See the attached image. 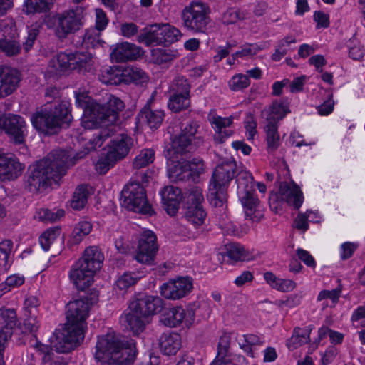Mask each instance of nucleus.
<instances>
[{"mask_svg":"<svg viewBox=\"0 0 365 365\" xmlns=\"http://www.w3.org/2000/svg\"><path fill=\"white\" fill-rule=\"evenodd\" d=\"M155 158V153L152 149H143L134 158L133 166L135 169H140L152 163Z\"/></svg>","mask_w":365,"mask_h":365,"instance_id":"48","label":"nucleus"},{"mask_svg":"<svg viewBox=\"0 0 365 365\" xmlns=\"http://www.w3.org/2000/svg\"><path fill=\"white\" fill-rule=\"evenodd\" d=\"M216 134L214 140L217 143H222L226 138L232 135V131L230 129L233 123L232 116L222 118L221 116H213L210 120Z\"/></svg>","mask_w":365,"mask_h":365,"instance_id":"31","label":"nucleus"},{"mask_svg":"<svg viewBox=\"0 0 365 365\" xmlns=\"http://www.w3.org/2000/svg\"><path fill=\"white\" fill-rule=\"evenodd\" d=\"M180 36V31L174 26L169 24H154L145 34L142 42L147 46L169 45L177 41Z\"/></svg>","mask_w":365,"mask_h":365,"instance_id":"12","label":"nucleus"},{"mask_svg":"<svg viewBox=\"0 0 365 365\" xmlns=\"http://www.w3.org/2000/svg\"><path fill=\"white\" fill-rule=\"evenodd\" d=\"M160 195L167 213L171 216L175 215L183 198L181 190L173 185L166 186L160 192Z\"/></svg>","mask_w":365,"mask_h":365,"instance_id":"28","label":"nucleus"},{"mask_svg":"<svg viewBox=\"0 0 365 365\" xmlns=\"http://www.w3.org/2000/svg\"><path fill=\"white\" fill-rule=\"evenodd\" d=\"M190 90L187 80L182 76L176 77L169 86V93H190Z\"/></svg>","mask_w":365,"mask_h":365,"instance_id":"56","label":"nucleus"},{"mask_svg":"<svg viewBox=\"0 0 365 365\" xmlns=\"http://www.w3.org/2000/svg\"><path fill=\"white\" fill-rule=\"evenodd\" d=\"M145 118L150 128H158L163 122L164 113L161 110H148L145 112Z\"/></svg>","mask_w":365,"mask_h":365,"instance_id":"59","label":"nucleus"},{"mask_svg":"<svg viewBox=\"0 0 365 365\" xmlns=\"http://www.w3.org/2000/svg\"><path fill=\"white\" fill-rule=\"evenodd\" d=\"M168 108L177 113L190 106V93H170Z\"/></svg>","mask_w":365,"mask_h":365,"instance_id":"41","label":"nucleus"},{"mask_svg":"<svg viewBox=\"0 0 365 365\" xmlns=\"http://www.w3.org/2000/svg\"><path fill=\"white\" fill-rule=\"evenodd\" d=\"M55 0H26L24 11L27 14L48 11Z\"/></svg>","mask_w":365,"mask_h":365,"instance_id":"40","label":"nucleus"},{"mask_svg":"<svg viewBox=\"0 0 365 365\" xmlns=\"http://www.w3.org/2000/svg\"><path fill=\"white\" fill-rule=\"evenodd\" d=\"M187 163L189 165L187 168V170L190 171V179L203 172L204 163L201 159L194 158L191 161L187 160Z\"/></svg>","mask_w":365,"mask_h":365,"instance_id":"64","label":"nucleus"},{"mask_svg":"<svg viewBox=\"0 0 365 365\" xmlns=\"http://www.w3.org/2000/svg\"><path fill=\"white\" fill-rule=\"evenodd\" d=\"M41 29V24L39 23H35L29 27L28 36L26 41L24 43V48L26 51H28L33 46Z\"/></svg>","mask_w":365,"mask_h":365,"instance_id":"61","label":"nucleus"},{"mask_svg":"<svg viewBox=\"0 0 365 365\" xmlns=\"http://www.w3.org/2000/svg\"><path fill=\"white\" fill-rule=\"evenodd\" d=\"M94 274V272L78 261L71 267L69 272L71 282L79 290H84L92 284Z\"/></svg>","mask_w":365,"mask_h":365,"instance_id":"25","label":"nucleus"},{"mask_svg":"<svg viewBox=\"0 0 365 365\" xmlns=\"http://www.w3.org/2000/svg\"><path fill=\"white\" fill-rule=\"evenodd\" d=\"M13 247L11 240H4L0 243V273L6 272L10 267L9 260Z\"/></svg>","mask_w":365,"mask_h":365,"instance_id":"46","label":"nucleus"},{"mask_svg":"<svg viewBox=\"0 0 365 365\" xmlns=\"http://www.w3.org/2000/svg\"><path fill=\"white\" fill-rule=\"evenodd\" d=\"M309 340V331L306 329L296 328L287 345L289 349H294L303 344L308 343Z\"/></svg>","mask_w":365,"mask_h":365,"instance_id":"44","label":"nucleus"},{"mask_svg":"<svg viewBox=\"0 0 365 365\" xmlns=\"http://www.w3.org/2000/svg\"><path fill=\"white\" fill-rule=\"evenodd\" d=\"M237 168L233 160L227 161L218 165L214 170L209 186V200L215 207H222L227 200V190L230 181L233 179Z\"/></svg>","mask_w":365,"mask_h":365,"instance_id":"6","label":"nucleus"},{"mask_svg":"<svg viewBox=\"0 0 365 365\" xmlns=\"http://www.w3.org/2000/svg\"><path fill=\"white\" fill-rule=\"evenodd\" d=\"M93 66V56L86 52H62L54 56L48 64L46 76L56 77L70 71H89Z\"/></svg>","mask_w":365,"mask_h":365,"instance_id":"5","label":"nucleus"},{"mask_svg":"<svg viewBox=\"0 0 365 365\" xmlns=\"http://www.w3.org/2000/svg\"><path fill=\"white\" fill-rule=\"evenodd\" d=\"M164 301L159 297L145 296L132 302V307L138 309L141 314L149 317L155 315L163 309Z\"/></svg>","mask_w":365,"mask_h":365,"instance_id":"27","label":"nucleus"},{"mask_svg":"<svg viewBox=\"0 0 365 365\" xmlns=\"http://www.w3.org/2000/svg\"><path fill=\"white\" fill-rule=\"evenodd\" d=\"M250 84L249 77L242 73L233 76L228 82V86L231 91H240L247 88Z\"/></svg>","mask_w":365,"mask_h":365,"instance_id":"52","label":"nucleus"},{"mask_svg":"<svg viewBox=\"0 0 365 365\" xmlns=\"http://www.w3.org/2000/svg\"><path fill=\"white\" fill-rule=\"evenodd\" d=\"M237 195L247 217L259 222L264 217V208L254 195V179L251 173L240 172L236 178Z\"/></svg>","mask_w":365,"mask_h":365,"instance_id":"7","label":"nucleus"},{"mask_svg":"<svg viewBox=\"0 0 365 365\" xmlns=\"http://www.w3.org/2000/svg\"><path fill=\"white\" fill-rule=\"evenodd\" d=\"M91 230L92 225L89 222L82 221L78 222L73 230L70 242L73 245L79 244Z\"/></svg>","mask_w":365,"mask_h":365,"instance_id":"43","label":"nucleus"},{"mask_svg":"<svg viewBox=\"0 0 365 365\" xmlns=\"http://www.w3.org/2000/svg\"><path fill=\"white\" fill-rule=\"evenodd\" d=\"M263 277L265 282L272 288L279 292H291L296 287V283L293 280L279 278L271 272H265Z\"/></svg>","mask_w":365,"mask_h":365,"instance_id":"34","label":"nucleus"},{"mask_svg":"<svg viewBox=\"0 0 365 365\" xmlns=\"http://www.w3.org/2000/svg\"><path fill=\"white\" fill-rule=\"evenodd\" d=\"M135 355L133 340H121L113 333L98 337L94 354L96 361L106 365L130 363Z\"/></svg>","mask_w":365,"mask_h":365,"instance_id":"3","label":"nucleus"},{"mask_svg":"<svg viewBox=\"0 0 365 365\" xmlns=\"http://www.w3.org/2000/svg\"><path fill=\"white\" fill-rule=\"evenodd\" d=\"M185 207L203 206L204 197L202 190L199 187H195L185 194Z\"/></svg>","mask_w":365,"mask_h":365,"instance_id":"47","label":"nucleus"},{"mask_svg":"<svg viewBox=\"0 0 365 365\" xmlns=\"http://www.w3.org/2000/svg\"><path fill=\"white\" fill-rule=\"evenodd\" d=\"M226 256L232 262H236L245 260L246 252L244 247L239 244L233 243L228 246Z\"/></svg>","mask_w":365,"mask_h":365,"instance_id":"53","label":"nucleus"},{"mask_svg":"<svg viewBox=\"0 0 365 365\" xmlns=\"http://www.w3.org/2000/svg\"><path fill=\"white\" fill-rule=\"evenodd\" d=\"M20 81L21 74L17 70L0 66V98L6 97L16 91Z\"/></svg>","mask_w":365,"mask_h":365,"instance_id":"24","label":"nucleus"},{"mask_svg":"<svg viewBox=\"0 0 365 365\" xmlns=\"http://www.w3.org/2000/svg\"><path fill=\"white\" fill-rule=\"evenodd\" d=\"M315 215L313 212H307L306 213L299 214L294 222V227L302 232L306 231L309 227L308 221L313 220L312 215Z\"/></svg>","mask_w":365,"mask_h":365,"instance_id":"62","label":"nucleus"},{"mask_svg":"<svg viewBox=\"0 0 365 365\" xmlns=\"http://www.w3.org/2000/svg\"><path fill=\"white\" fill-rule=\"evenodd\" d=\"M118 160L111 155L108 152L102 157H101L96 163V170L100 174L106 173Z\"/></svg>","mask_w":365,"mask_h":365,"instance_id":"54","label":"nucleus"},{"mask_svg":"<svg viewBox=\"0 0 365 365\" xmlns=\"http://www.w3.org/2000/svg\"><path fill=\"white\" fill-rule=\"evenodd\" d=\"M207 215L203 206L184 207L183 218L195 229H198L205 224Z\"/></svg>","mask_w":365,"mask_h":365,"instance_id":"32","label":"nucleus"},{"mask_svg":"<svg viewBox=\"0 0 365 365\" xmlns=\"http://www.w3.org/2000/svg\"><path fill=\"white\" fill-rule=\"evenodd\" d=\"M1 316L6 323V331L11 333L9 329H13L17 323L16 312L14 309H6L1 311ZM5 331V329H3ZM11 334H10L11 335Z\"/></svg>","mask_w":365,"mask_h":365,"instance_id":"63","label":"nucleus"},{"mask_svg":"<svg viewBox=\"0 0 365 365\" xmlns=\"http://www.w3.org/2000/svg\"><path fill=\"white\" fill-rule=\"evenodd\" d=\"M289 112L287 102L276 101L270 106L269 113L266 118V123L278 125L279 121L282 120Z\"/></svg>","mask_w":365,"mask_h":365,"instance_id":"35","label":"nucleus"},{"mask_svg":"<svg viewBox=\"0 0 365 365\" xmlns=\"http://www.w3.org/2000/svg\"><path fill=\"white\" fill-rule=\"evenodd\" d=\"M101 31L96 29L86 30L83 37L82 44L87 48H96L100 44Z\"/></svg>","mask_w":365,"mask_h":365,"instance_id":"55","label":"nucleus"},{"mask_svg":"<svg viewBox=\"0 0 365 365\" xmlns=\"http://www.w3.org/2000/svg\"><path fill=\"white\" fill-rule=\"evenodd\" d=\"M280 200L299 209L304 201V197L299 187L294 183L282 182L277 194L271 195L269 202L272 205L274 201Z\"/></svg>","mask_w":365,"mask_h":365,"instance_id":"18","label":"nucleus"},{"mask_svg":"<svg viewBox=\"0 0 365 365\" xmlns=\"http://www.w3.org/2000/svg\"><path fill=\"white\" fill-rule=\"evenodd\" d=\"M140 279V277L136 273L125 272L116 280L115 288L120 290L121 294H123L129 287L134 285Z\"/></svg>","mask_w":365,"mask_h":365,"instance_id":"45","label":"nucleus"},{"mask_svg":"<svg viewBox=\"0 0 365 365\" xmlns=\"http://www.w3.org/2000/svg\"><path fill=\"white\" fill-rule=\"evenodd\" d=\"M155 235L151 230H145L141 233L135 255L138 262L149 264L153 261L158 250Z\"/></svg>","mask_w":365,"mask_h":365,"instance_id":"17","label":"nucleus"},{"mask_svg":"<svg viewBox=\"0 0 365 365\" xmlns=\"http://www.w3.org/2000/svg\"><path fill=\"white\" fill-rule=\"evenodd\" d=\"M104 256L101 250L97 246H89L78 262L96 274L101 268Z\"/></svg>","mask_w":365,"mask_h":365,"instance_id":"29","label":"nucleus"},{"mask_svg":"<svg viewBox=\"0 0 365 365\" xmlns=\"http://www.w3.org/2000/svg\"><path fill=\"white\" fill-rule=\"evenodd\" d=\"M123 68L119 66L106 67L101 70L100 81L105 84L118 85L123 83Z\"/></svg>","mask_w":365,"mask_h":365,"instance_id":"36","label":"nucleus"},{"mask_svg":"<svg viewBox=\"0 0 365 365\" xmlns=\"http://www.w3.org/2000/svg\"><path fill=\"white\" fill-rule=\"evenodd\" d=\"M1 124L12 143L24 148L27 128L24 118L19 115L9 114L1 119Z\"/></svg>","mask_w":365,"mask_h":365,"instance_id":"14","label":"nucleus"},{"mask_svg":"<svg viewBox=\"0 0 365 365\" xmlns=\"http://www.w3.org/2000/svg\"><path fill=\"white\" fill-rule=\"evenodd\" d=\"M192 287V279L182 277L163 283L160 286V292L165 299L178 300L187 296Z\"/></svg>","mask_w":365,"mask_h":365,"instance_id":"16","label":"nucleus"},{"mask_svg":"<svg viewBox=\"0 0 365 365\" xmlns=\"http://www.w3.org/2000/svg\"><path fill=\"white\" fill-rule=\"evenodd\" d=\"M83 9L77 6L65 10L53 16L54 31L58 38L63 39L75 34L83 26Z\"/></svg>","mask_w":365,"mask_h":365,"instance_id":"9","label":"nucleus"},{"mask_svg":"<svg viewBox=\"0 0 365 365\" xmlns=\"http://www.w3.org/2000/svg\"><path fill=\"white\" fill-rule=\"evenodd\" d=\"M3 38H0V51L7 56L18 55L21 49V43L16 40V28L11 20H3L0 24Z\"/></svg>","mask_w":365,"mask_h":365,"instance_id":"15","label":"nucleus"},{"mask_svg":"<svg viewBox=\"0 0 365 365\" xmlns=\"http://www.w3.org/2000/svg\"><path fill=\"white\" fill-rule=\"evenodd\" d=\"M210 13V9L207 4L193 1L182 11V25L191 33H205L211 21Z\"/></svg>","mask_w":365,"mask_h":365,"instance_id":"8","label":"nucleus"},{"mask_svg":"<svg viewBox=\"0 0 365 365\" xmlns=\"http://www.w3.org/2000/svg\"><path fill=\"white\" fill-rule=\"evenodd\" d=\"M125 108L124 102L118 97L110 93H106L103 102L100 103V109L95 115L94 128L108 126L115 123L119 118L120 112Z\"/></svg>","mask_w":365,"mask_h":365,"instance_id":"11","label":"nucleus"},{"mask_svg":"<svg viewBox=\"0 0 365 365\" xmlns=\"http://www.w3.org/2000/svg\"><path fill=\"white\" fill-rule=\"evenodd\" d=\"M340 290H322L317 297V301H324L322 303L323 308L327 306H334L338 302L340 296Z\"/></svg>","mask_w":365,"mask_h":365,"instance_id":"51","label":"nucleus"},{"mask_svg":"<svg viewBox=\"0 0 365 365\" xmlns=\"http://www.w3.org/2000/svg\"><path fill=\"white\" fill-rule=\"evenodd\" d=\"M123 70V83H134L135 84H142L148 81L147 74L140 68L128 66L124 68Z\"/></svg>","mask_w":365,"mask_h":365,"instance_id":"39","label":"nucleus"},{"mask_svg":"<svg viewBox=\"0 0 365 365\" xmlns=\"http://www.w3.org/2000/svg\"><path fill=\"white\" fill-rule=\"evenodd\" d=\"M133 146V138L123 133L117 135L110 140L108 152L119 161L128 155Z\"/></svg>","mask_w":365,"mask_h":365,"instance_id":"26","label":"nucleus"},{"mask_svg":"<svg viewBox=\"0 0 365 365\" xmlns=\"http://www.w3.org/2000/svg\"><path fill=\"white\" fill-rule=\"evenodd\" d=\"M181 340L178 334H163L160 340V348L163 354L175 355L180 349Z\"/></svg>","mask_w":365,"mask_h":365,"instance_id":"33","label":"nucleus"},{"mask_svg":"<svg viewBox=\"0 0 365 365\" xmlns=\"http://www.w3.org/2000/svg\"><path fill=\"white\" fill-rule=\"evenodd\" d=\"M195 313L192 307L183 309L182 307H175L170 309L164 315L162 321L169 327H175L183 324L185 327H191L195 321Z\"/></svg>","mask_w":365,"mask_h":365,"instance_id":"20","label":"nucleus"},{"mask_svg":"<svg viewBox=\"0 0 365 365\" xmlns=\"http://www.w3.org/2000/svg\"><path fill=\"white\" fill-rule=\"evenodd\" d=\"M264 131L266 133L267 151L269 153H272L277 150L281 144L280 135L278 132V125L266 123Z\"/></svg>","mask_w":365,"mask_h":365,"instance_id":"38","label":"nucleus"},{"mask_svg":"<svg viewBox=\"0 0 365 365\" xmlns=\"http://www.w3.org/2000/svg\"><path fill=\"white\" fill-rule=\"evenodd\" d=\"M151 56L152 61L156 64L168 62L173 58V55L169 50L158 48L152 49Z\"/></svg>","mask_w":365,"mask_h":365,"instance_id":"60","label":"nucleus"},{"mask_svg":"<svg viewBox=\"0 0 365 365\" xmlns=\"http://www.w3.org/2000/svg\"><path fill=\"white\" fill-rule=\"evenodd\" d=\"M349 56L354 61H361L365 56V49L356 38H351L348 43Z\"/></svg>","mask_w":365,"mask_h":365,"instance_id":"58","label":"nucleus"},{"mask_svg":"<svg viewBox=\"0 0 365 365\" xmlns=\"http://www.w3.org/2000/svg\"><path fill=\"white\" fill-rule=\"evenodd\" d=\"M168 168V176L171 180H187L190 179V171L187 170V160L173 162Z\"/></svg>","mask_w":365,"mask_h":365,"instance_id":"37","label":"nucleus"},{"mask_svg":"<svg viewBox=\"0 0 365 365\" xmlns=\"http://www.w3.org/2000/svg\"><path fill=\"white\" fill-rule=\"evenodd\" d=\"M24 281V277L19 274L8 277L4 282L0 284V297L11 289L22 285Z\"/></svg>","mask_w":365,"mask_h":365,"instance_id":"50","label":"nucleus"},{"mask_svg":"<svg viewBox=\"0 0 365 365\" xmlns=\"http://www.w3.org/2000/svg\"><path fill=\"white\" fill-rule=\"evenodd\" d=\"M61 234L58 227H53L45 231L39 237V242L45 251H48L51 245Z\"/></svg>","mask_w":365,"mask_h":365,"instance_id":"49","label":"nucleus"},{"mask_svg":"<svg viewBox=\"0 0 365 365\" xmlns=\"http://www.w3.org/2000/svg\"><path fill=\"white\" fill-rule=\"evenodd\" d=\"M69 106L70 103L66 101L46 105L33 114L31 118L33 126L46 134L56 133L57 129L68 126L71 120Z\"/></svg>","mask_w":365,"mask_h":365,"instance_id":"4","label":"nucleus"},{"mask_svg":"<svg viewBox=\"0 0 365 365\" xmlns=\"http://www.w3.org/2000/svg\"><path fill=\"white\" fill-rule=\"evenodd\" d=\"M71 156L66 150L52 151L44 159L30 167L29 185L38 190L58 182L67 168L75 163Z\"/></svg>","mask_w":365,"mask_h":365,"instance_id":"2","label":"nucleus"},{"mask_svg":"<svg viewBox=\"0 0 365 365\" xmlns=\"http://www.w3.org/2000/svg\"><path fill=\"white\" fill-rule=\"evenodd\" d=\"M121 205L129 210L143 214L153 212L145 188L137 182L126 184L121 191Z\"/></svg>","mask_w":365,"mask_h":365,"instance_id":"10","label":"nucleus"},{"mask_svg":"<svg viewBox=\"0 0 365 365\" xmlns=\"http://www.w3.org/2000/svg\"><path fill=\"white\" fill-rule=\"evenodd\" d=\"M76 103L83 109L87 117L82 121L86 129H92L95 125V115L97 110L100 109V102L93 99L86 91H78L75 93Z\"/></svg>","mask_w":365,"mask_h":365,"instance_id":"19","label":"nucleus"},{"mask_svg":"<svg viewBox=\"0 0 365 365\" xmlns=\"http://www.w3.org/2000/svg\"><path fill=\"white\" fill-rule=\"evenodd\" d=\"M261 49V47L257 43H246L241 47L240 51L232 55V58L235 61L238 58H250L256 55Z\"/></svg>","mask_w":365,"mask_h":365,"instance_id":"57","label":"nucleus"},{"mask_svg":"<svg viewBox=\"0 0 365 365\" xmlns=\"http://www.w3.org/2000/svg\"><path fill=\"white\" fill-rule=\"evenodd\" d=\"M24 165L11 155L0 153V180H13L20 176Z\"/></svg>","mask_w":365,"mask_h":365,"instance_id":"22","label":"nucleus"},{"mask_svg":"<svg viewBox=\"0 0 365 365\" xmlns=\"http://www.w3.org/2000/svg\"><path fill=\"white\" fill-rule=\"evenodd\" d=\"M197 125L195 123H190L187 125L180 135L174 136L171 140V148L169 152L182 154L189 151L193 145L199 146L202 143V138L196 136Z\"/></svg>","mask_w":365,"mask_h":365,"instance_id":"13","label":"nucleus"},{"mask_svg":"<svg viewBox=\"0 0 365 365\" xmlns=\"http://www.w3.org/2000/svg\"><path fill=\"white\" fill-rule=\"evenodd\" d=\"M90 195L87 185H81L78 186L71 200V206L74 210H81L87 203L88 197Z\"/></svg>","mask_w":365,"mask_h":365,"instance_id":"42","label":"nucleus"},{"mask_svg":"<svg viewBox=\"0 0 365 365\" xmlns=\"http://www.w3.org/2000/svg\"><path fill=\"white\" fill-rule=\"evenodd\" d=\"M120 321L126 329L133 332L134 335H138L143 332L145 325L148 323V319L141 314L138 309H134L132 307V302L128 309L121 316Z\"/></svg>","mask_w":365,"mask_h":365,"instance_id":"23","label":"nucleus"},{"mask_svg":"<svg viewBox=\"0 0 365 365\" xmlns=\"http://www.w3.org/2000/svg\"><path fill=\"white\" fill-rule=\"evenodd\" d=\"M89 310L90 304L86 300L78 299L68 303L67 322L61 330L56 332V339L53 341L57 352H69L83 341Z\"/></svg>","mask_w":365,"mask_h":365,"instance_id":"1","label":"nucleus"},{"mask_svg":"<svg viewBox=\"0 0 365 365\" xmlns=\"http://www.w3.org/2000/svg\"><path fill=\"white\" fill-rule=\"evenodd\" d=\"M237 341L240 348L249 356L255 358L258 355L259 346L264 344V339L262 336L253 334L238 335Z\"/></svg>","mask_w":365,"mask_h":365,"instance_id":"30","label":"nucleus"},{"mask_svg":"<svg viewBox=\"0 0 365 365\" xmlns=\"http://www.w3.org/2000/svg\"><path fill=\"white\" fill-rule=\"evenodd\" d=\"M143 54L141 47L126 41L118 43L110 47V58L118 63L135 61Z\"/></svg>","mask_w":365,"mask_h":365,"instance_id":"21","label":"nucleus"}]
</instances>
